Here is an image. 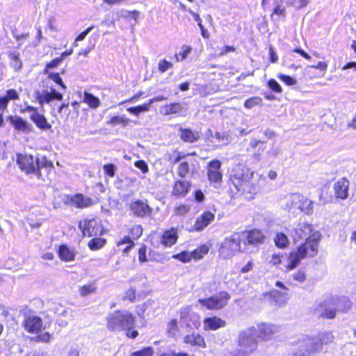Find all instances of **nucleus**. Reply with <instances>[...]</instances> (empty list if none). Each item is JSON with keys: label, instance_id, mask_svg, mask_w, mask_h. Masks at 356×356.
Segmentation results:
<instances>
[{"label": "nucleus", "instance_id": "nucleus-1", "mask_svg": "<svg viewBox=\"0 0 356 356\" xmlns=\"http://www.w3.org/2000/svg\"><path fill=\"white\" fill-rule=\"evenodd\" d=\"M291 236L294 241L305 238H306V241L286 255L287 259L284 265L286 271H291L297 268L301 260L307 257H314L317 254L321 235L318 232H313L312 225L307 222H300L294 229Z\"/></svg>", "mask_w": 356, "mask_h": 356}, {"label": "nucleus", "instance_id": "nucleus-2", "mask_svg": "<svg viewBox=\"0 0 356 356\" xmlns=\"http://www.w3.org/2000/svg\"><path fill=\"white\" fill-rule=\"evenodd\" d=\"M322 346L323 343L318 337L298 334L289 341V356H312Z\"/></svg>", "mask_w": 356, "mask_h": 356}, {"label": "nucleus", "instance_id": "nucleus-3", "mask_svg": "<svg viewBox=\"0 0 356 356\" xmlns=\"http://www.w3.org/2000/svg\"><path fill=\"white\" fill-rule=\"evenodd\" d=\"M253 176L254 171L238 163L232 169L229 179L238 192L255 194L259 190L256 184L250 183Z\"/></svg>", "mask_w": 356, "mask_h": 356}, {"label": "nucleus", "instance_id": "nucleus-4", "mask_svg": "<svg viewBox=\"0 0 356 356\" xmlns=\"http://www.w3.org/2000/svg\"><path fill=\"white\" fill-rule=\"evenodd\" d=\"M236 343L238 348L228 353L225 356H250L258 346L257 330L251 326L238 332Z\"/></svg>", "mask_w": 356, "mask_h": 356}, {"label": "nucleus", "instance_id": "nucleus-5", "mask_svg": "<svg viewBox=\"0 0 356 356\" xmlns=\"http://www.w3.org/2000/svg\"><path fill=\"white\" fill-rule=\"evenodd\" d=\"M241 248V234L236 232L225 238L219 249V257L222 259H229L234 257Z\"/></svg>", "mask_w": 356, "mask_h": 356}, {"label": "nucleus", "instance_id": "nucleus-6", "mask_svg": "<svg viewBox=\"0 0 356 356\" xmlns=\"http://www.w3.org/2000/svg\"><path fill=\"white\" fill-rule=\"evenodd\" d=\"M135 319L129 312H116L108 318V327L113 330H124L131 328Z\"/></svg>", "mask_w": 356, "mask_h": 356}, {"label": "nucleus", "instance_id": "nucleus-7", "mask_svg": "<svg viewBox=\"0 0 356 356\" xmlns=\"http://www.w3.org/2000/svg\"><path fill=\"white\" fill-rule=\"evenodd\" d=\"M230 295L226 291H221L209 298L199 299L198 302L210 310H219L225 307L230 300Z\"/></svg>", "mask_w": 356, "mask_h": 356}, {"label": "nucleus", "instance_id": "nucleus-8", "mask_svg": "<svg viewBox=\"0 0 356 356\" xmlns=\"http://www.w3.org/2000/svg\"><path fill=\"white\" fill-rule=\"evenodd\" d=\"M79 227L85 236H100L104 232L102 225L95 219L81 221Z\"/></svg>", "mask_w": 356, "mask_h": 356}, {"label": "nucleus", "instance_id": "nucleus-9", "mask_svg": "<svg viewBox=\"0 0 356 356\" xmlns=\"http://www.w3.org/2000/svg\"><path fill=\"white\" fill-rule=\"evenodd\" d=\"M16 161L19 168L26 175L35 176L36 158L31 154H18Z\"/></svg>", "mask_w": 356, "mask_h": 356}, {"label": "nucleus", "instance_id": "nucleus-10", "mask_svg": "<svg viewBox=\"0 0 356 356\" xmlns=\"http://www.w3.org/2000/svg\"><path fill=\"white\" fill-rule=\"evenodd\" d=\"M35 97L40 106L44 104H49L54 99L60 101L63 98V94L51 88L50 90L46 88L35 92Z\"/></svg>", "mask_w": 356, "mask_h": 356}, {"label": "nucleus", "instance_id": "nucleus-11", "mask_svg": "<svg viewBox=\"0 0 356 356\" xmlns=\"http://www.w3.org/2000/svg\"><path fill=\"white\" fill-rule=\"evenodd\" d=\"M221 162L218 159H213L208 163L207 176L210 182L218 188L222 179V175L220 172Z\"/></svg>", "mask_w": 356, "mask_h": 356}, {"label": "nucleus", "instance_id": "nucleus-12", "mask_svg": "<svg viewBox=\"0 0 356 356\" xmlns=\"http://www.w3.org/2000/svg\"><path fill=\"white\" fill-rule=\"evenodd\" d=\"M256 329L258 340L260 339L264 341L271 339L273 336L279 331V327L277 325L266 323L258 324Z\"/></svg>", "mask_w": 356, "mask_h": 356}, {"label": "nucleus", "instance_id": "nucleus-13", "mask_svg": "<svg viewBox=\"0 0 356 356\" xmlns=\"http://www.w3.org/2000/svg\"><path fill=\"white\" fill-rule=\"evenodd\" d=\"M129 209L134 216L141 218L149 216L152 211V209L146 201L139 200L132 202Z\"/></svg>", "mask_w": 356, "mask_h": 356}, {"label": "nucleus", "instance_id": "nucleus-14", "mask_svg": "<svg viewBox=\"0 0 356 356\" xmlns=\"http://www.w3.org/2000/svg\"><path fill=\"white\" fill-rule=\"evenodd\" d=\"M24 329L29 333H38L42 327V319L35 315H27L23 321Z\"/></svg>", "mask_w": 356, "mask_h": 356}, {"label": "nucleus", "instance_id": "nucleus-15", "mask_svg": "<svg viewBox=\"0 0 356 356\" xmlns=\"http://www.w3.org/2000/svg\"><path fill=\"white\" fill-rule=\"evenodd\" d=\"M317 310L322 318L332 319L336 316L337 311L331 298L320 303Z\"/></svg>", "mask_w": 356, "mask_h": 356}, {"label": "nucleus", "instance_id": "nucleus-16", "mask_svg": "<svg viewBox=\"0 0 356 356\" xmlns=\"http://www.w3.org/2000/svg\"><path fill=\"white\" fill-rule=\"evenodd\" d=\"M241 234V238H245V245H257L264 242L265 235L259 229H253Z\"/></svg>", "mask_w": 356, "mask_h": 356}, {"label": "nucleus", "instance_id": "nucleus-17", "mask_svg": "<svg viewBox=\"0 0 356 356\" xmlns=\"http://www.w3.org/2000/svg\"><path fill=\"white\" fill-rule=\"evenodd\" d=\"M8 120L18 131H22L24 134H29L33 131V126L20 117L10 115L8 117Z\"/></svg>", "mask_w": 356, "mask_h": 356}, {"label": "nucleus", "instance_id": "nucleus-18", "mask_svg": "<svg viewBox=\"0 0 356 356\" xmlns=\"http://www.w3.org/2000/svg\"><path fill=\"white\" fill-rule=\"evenodd\" d=\"M64 201L66 203L70 202L77 208L88 207L92 204V200L82 194H76L74 196L67 195Z\"/></svg>", "mask_w": 356, "mask_h": 356}, {"label": "nucleus", "instance_id": "nucleus-19", "mask_svg": "<svg viewBox=\"0 0 356 356\" xmlns=\"http://www.w3.org/2000/svg\"><path fill=\"white\" fill-rule=\"evenodd\" d=\"M349 181L345 178L339 179L334 184V195L337 198L346 200L348 197Z\"/></svg>", "mask_w": 356, "mask_h": 356}, {"label": "nucleus", "instance_id": "nucleus-20", "mask_svg": "<svg viewBox=\"0 0 356 356\" xmlns=\"http://www.w3.org/2000/svg\"><path fill=\"white\" fill-rule=\"evenodd\" d=\"M203 325L204 330H216L226 326V321L217 317H208L204 319Z\"/></svg>", "mask_w": 356, "mask_h": 356}, {"label": "nucleus", "instance_id": "nucleus-21", "mask_svg": "<svg viewBox=\"0 0 356 356\" xmlns=\"http://www.w3.org/2000/svg\"><path fill=\"white\" fill-rule=\"evenodd\" d=\"M214 219V215L210 211L204 212L198 217L195 222V229L196 231H202Z\"/></svg>", "mask_w": 356, "mask_h": 356}, {"label": "nucleus", "instance_id": "nucleus-22", "mask_svg": "<svg viewBox=\"0 0 356 356\" xmlns=\"http://www.w3.org/2000/svg\"><path fill=\"white\" fill-rule=\"evenodd\" d=\"M331 298L337 312H346L351 307L350 300L346 297H331Z\"/></svg>", "mask_w": 356, "mask_h": 356}, {"label": "nucleus", "instance_id": "nucleus-23", "mask_svg": "<svg viewBox=\"0 0 356 356\" xmlns=\"http://www.w3.org/2000/svg\"><path fill=\"white\" fill-rule=\"evenodd\" d=\"M177 230L175 228H172L163 233L161 243L165 247H170L177 242Z\"/></svg>", "mask_w": 356, "mask_h": 356}, {"label": "nucleus", "instance_id": "nucleus-24", "mask_svg": "<svg viewBox=\"0 0 356 356\" xmlns=\"http://www.w3.org/2000/svg\"><path fill=\"white\" fill-rule=\"evenodd\" d=\"M30 118L42 130H49L51 128V125L47 122L46 118L38 112L32 113Z\"/></svg>", "mask_w": 356, "mask_h": 356}, {"label": "nucleus", "instance_id": "nucleus-25", "mask_svg": "<svg viewBox=\"0 0 356 356\" xmlns=\"http://www.w3.org/2000/svg\"><path fill=\"white\" fill-rule=\"evenodd\" d=\"M52 167V162L48 161L45 156L36 157L35 177L38 179H42L41 169H51Z\"/></svg>", "mask_w": 356, "mask_h": 356}, {"label": "nucleus", "instance_id": "nucleus-26", "mask_svg": "<svg viewBox=\"0 0 356 356\" xmlns=\"http://www.w3.org/2000/svg\"><path fill=\"white\" fill-rule=\"evenodd\" d=\"M184 341L186 343L194 346L206 348V343L202 336L199 334L192 333L184 337Z\"/></svg>", "mask_w": 356, "mask_h": 356}, {"label": "nucleus", "instance_id": "nucleus-27", "mask_svg": "<svg viewBox=\"0 0 356 356\" xmlns=\"http://www.w3.org/2000/svg\"><path fill=\"white\" fill-rule=\"evenodd\" d=\"M132 122L135 124H138L139 122L137 120L132 121L124 115H115L113 116L109 121L107 122V124L112 126L120 125L122 127H127L129 123Z\"/></svg>", "mask_w": 356, "mask_h": 356}, {"label": "nucleus", "instance_id": "nucleus-28", "mask_svg": "<svg viewBox=\"0 0 356 356\" xmlns=\"http://www.w3.org/2000/svg\"><path fill=\"white\" fill-rule=\"evenodd\" d=\"M179 135L181 140L188 143H194L196 142L200 138V135L197 131H193L189 129H179Z\"/></svg>", "mask_w": 356, "mask_h": 356}, {"label": "nucleus", "instance_id": "nucleus-29", "mask_svg": "<svg viewBox=\"0 0 356 356\" xmlns=\"http://www.w3.org/2000/svg\"><path fill=\"white\" fill-rule=\"evenodd\" d=\"M302 200V195L293 193L286 197V209L289 211L293 209H298Z\"/></svg>", "mask_w": 356, "mask_h": 356}, {"label": "nucleus", "instance_id": "nucleus-30", "mask_svg": "<svg viewBox=\"0 0 356 356\" xmlns=\"http://www.w3.org/2000/svg\"><path fill=\"white\" fill-rule=\"evenodd\" d=\"M183 106L180 103H173L165 105L161 108V113L164 115L177 114L181 112Z\"/></svg>", "mask_w": 356, "mask_h": 356}, {"label": "nucleus", "instance_id": "nucleus-31", "mask_svg": "<svg viewBox=\"0 0 356 356\" xmlns=\"http://www.w3.org/2000/svg\"><path fill=\"white\" fill-rule=\"evenodd\" d=\"M58 256L63 261H72L74 259L75 255L74 252L70 250L67 246L62 245L58 248Z\"/></svg>", "mask_w": 356, "mask_h": 356}, {"label": "nucleus", "instance_id": "nucleus-32", "mask_svg": "<svg viewBox=\"0 0 356 356\" xmlns=\"http://www.w3.org/2000/svg\"><path fill=\"white\" fill-rule=\"evenodd\" d=\"M190 185L186 181H177L173 188V193L176 195H185L189 189Z\"/></svg>", "mask_w": 356, "mask_h": 356}, {"label": "nucleus", "instance_id": "nucleus-33", "mask_svg": "<svg viewBox=\"0 0 356 356\" xmlns=\"http://www.w3.org/2000/svg\"><path fill=\"white\" fill-rule=\"evenodd\" d=\"M124 245H126V247L122 248V252L123 254H127L134 248L135 243L131 237L124 236L116 243V245L118 248H121Z\"/></svg>", "mask_w": 356, "mask_h": 356}, {"label": "nucleus", "instance_id": "nucleus-34", "mask_svg": "<svg viewBox=\"0 0 356 356\" xmlns=\"http://www.w3.org/2000/svg\"><path fill=\"white\" fill-rule=\"evenodd\" d=\"M154 102V99H150L147 104H144L136 107H129L127 111L136 116H138L141 113L147 112L149 110V106Z\"/></svg>", "mask_w": 356, "mask_h": 356}, {"label": "nucleus", "instance_id": "nucleus-35", "mask_svg": "<svg viewBox=\"0 0 356 356\" xmlns=\"http://www.w3.org/2000/svg\"><path fill=\"white\" fill-rule=\"evenodd\" d=\"M179 313H180V318L181 320H186L189 316L196 318V321H194V323H193V325L196 328H197L199 327V325H200V323L199 321V318H200L199 315L197 314H191V309L189 307H186L181 309Z\"/></svg>", "mask_w": 356, "mask_h": 356}, {"label": "nucleus", "instance_id": "nucleus-36", "mask_svg": "<svg viewBox=\"0 0 356 356\" xmlns=\"http://www.w3.org/2000/svg\"><path fill=\"white\" fill-rule=\"evenodd\" d=\"M83 101L92 108H97L100 105L99 99L93 95L85 92L83 94Z\"/></svg>", "mask_w": 356, "mask_h": 356}, {"label": "nucleus", "instance_id": "nucleus-37", "mask_svg": "<svg viewBox=\"0 0 356 356\" xmlns=\"http://www.w3.org/2000/svg\"><path fill=\"white\" fill-rule=\"evenodd\" d=\"M97 287L94 283H89L79 286V293L82 297L88 296L96 291Z\"/></svg>", "mask_w": 356, "mask_h": 356}, {"label": "nucleus", "instance_id": "nucleus-38", "mask_svg": "<svg viewBox=\"0 0 356 356\" xmlns=\"http://www.w3.org/2000/svg\"><path fill=\"white\" fill-rule=\"evenodd\" d=\"M276 246L280 248H284L289 244V241L286 234L283 233H277L274 238Z\"/></svg>", "mask_w": 356, "mask_h": 356}, {"label": "nucleus", "instance_id": "nucleus-39", "mask_svg": "<svg viewBox=\"0 0 356 356\" xmlns=\"http://www.w3.org/2000/svg\"><path fill=\"white\" fill-rule=\"evenodd\" d=\"M209 247L207 245H202L194 251L191 252L192 258L195 260L201 259L209 252Z\"/></svg>", "mask_w": 356, "mask_h": 356}, {"label": "nucleus", "instance_id": "nucleus-40", "mask_svg": "<svg viewBox=\"0 0 356 356\" xmlns=\"http://www.w3.org/2000/svg\"><path fill=\"white\" fill-rule=\"evenodd\" d=\"M312 201L302 195V200L300 202V205L298 209L301 210L307 214H309L312 211Z\"/></svg>", "mask_w": 356, "mask_h": 356}, {"label": "nucleus", "instance_id": "nucleus-41", "mask_svg": "<svg viewBox=\"0 0 356 356\" xmlns=\"http://www.w3.org/2000/svg\"><path fill=\"white\" fill-rule=\"evenodd\" d=\"M178 322L176 319H172L167 325V332L170 337H175L178 333Z\"/></svg>", "mask_w": 356, "mask_h": 356}, {"label": "nucleus", "instance_id": "nucleus-42", "mask_svg": "<svg viewBox=\"0 0 356 356\" xmlns=\"http://www.w3.org/2000/svg\"><path fill=\"white\" fill-rule=\"evenodd\" d=\"M106 244V240L102 238H96L90 240L88 243L89 248L92 250L102 248Z\"/></svg>", "mask_w": 356, "mask_h": 356}, {"label": "nucleus", "instance_id": "nucleus-43", "mask_svg": "<svg viewBox=\"0 0 356 356\" xmlns=\"http://www.w3.org/2000/svg\"><path fill=\"white\" fill-rule=\"evenodd\" d=\"M262 104V99L259 97H252L248 99L244 102V106L248 109H251L254 106H261Z\"/></svg>", "mask_w": 356, "mask_h": 356}, {"label": "nucleus", "instance_id": "nucleus-44", "mask_svg": "<svg viewBox=\"0 0 356 356\" xmlns=\"http://www.w3.org/2000/svg\"><path fill=\"white\" fill-rule=\"evenodd\" d=\"M234 51H235V48L234 47L226 45V46L222 47L220 49V51L218 53L215 51L211 56L213 58H217L218 57L225 56V54H227L229 52H234Z\"/></svg>", "mask_w": 356, "mask_h": 356}, {"label": "nucleus", "instance_id": "nucleus-45", "mask_svg": "<svg viewBox=\"0 0 356 356\" xmlns=\"http://www.w3.org/2000/svg\"><path fill=\"white\" fill-rule=\"evenodd\" d=\"M172 258L178 259L182 262H189L192 259L191 252L187 251H183L181 253L172 255Z\"/></svg>", "mask_w": 356, "mask_h": 356}, {"label": "nucleus", "instance_id": "nucleus-46", "mask_svg": "<svg viewBox=\"0 0 356 356\" xmlns=\"http://www.w3.org/2000/svg\"><path fill=\"white\" fill-rule=\"evenodd\" d=\"M286 3L289 6L295 7L297 9L305 8L309 3V0H287Z\"/></svg>", "mask_w": 356, "mask_h": 356}, {"label": "nucleus", "instance_id": "nucleus-47", "mask_svg": "<svg viewBox=\"0 0 356 356\" xmlns=\"http://www.w3.org/2000/svg\"><path fill=\"white\" fill-rule=\"evenodd\" d=\"M9 58L10 59V64L15 70H19L22 67V62L19 59L17 55L15 54H10Z\"/></svg>", "mask_w": 356, "mask_h": 356}, {"label": "nucleus", "instance_id": "nucleus-48", "mask_svg": "<svg viewBox=\"0 0 356 356\" xmlns=\"http://www.w3.org/2000/svg\"><path fill=\"white\" fill-rule=\"evenodd\" d=\"M172 63L166 60L165 59L160 60L158 64V70L161 73H164L168 70L172 68Z\"/></svg>", "mask_w": 356, "mask_h": 356}, {"label": "nucleus", "instance_id": "nucleus-49", "mask_svg": "<svg viewBox=\"0 0 356 356\" xmlns=\"http://www.w3.org/2000/svg\"><path fill=\"white\" fill-rule=\"evenodd\" d=\"M189 171V164L186 161H182L180 163L178 169L177 173L179 176L181 177H184Z\"/></svg>", "mask_w": 356, "mask_h": 356}, {"label": "nucleus", "instance_id": "nucleus-50", "mask_svg": "<svg viewBox=\"0 0 356 356\" xmlns=\"http://www.w3.org/2000/svg\"><path fill=\"white\" fill-rule=\"evenodd\" d=\"M48 77L49 79L52 80L60 86L61 88L64 90L66 89L65 85L63 83L62 79L58 73H48Z\"/></svg>", "mask_w": 356, "mask_h": 356}, {"label": "nucleus", "instance_id": "nucleus-51", "mask_svg": "<svg viewBox=\"0 0 356 356\" xmlns=\"http://www.w3.org/2000/svg\"><path fill=\"white\" fill-rule=\"evenodd\" d=\"M143 234V227L141 225H136L131 228L130 234L133 239H138Z\"/></svg>", "mask_w": 356, "mask_h": 356}, {"label": "nucleus", "instance_id": "nucleus-52", "mask_svg": "<svg viewBox=\"0 0 356 356\" xmlns=\"http://www.w3.org/2000/svg\"><path fill=\"white\" fill-rule=\"evenodd\" d=\"M191 51V47L188 46H184L182 47V51L179 52V54L177 55H175L177 61L183 60L186 58L188 55Z\"/></svg>", "mask_w": 356, "mask_h": 356}, {"label": "nucleus", "instance_id": "nucleus-53", "mask_svg": "<svg viewBox=\"0 0 356 356\" xmlns=\"http://www.w3.org/2000/svg\"><path fill=\"white\" fill-rule=\"evenodd\" d=\"M154 353L152 347H146L141 350L133 353L131 356H152Z\"/></svg>", "mask_w": 356, "mask_h": 356}, {"label": "nucleus", "instance_id": "nucleus-54", "mask_svg": "<svg viewBox=\"0 0 356 356\" xmlns=\"http://www.w3.org/2000/svg\"><path fill=\"white\" fill-rule=\"evenodd\" d=\"M2 98H4V99L6 100V102L8 104V102L10 101V100L18 99H19V94H18V92L15 90L10 89V90H8L6 91V95L4 96V97H2Z\"/></svg>", "mask_w": 356, "mask_h": 356}, {"label": "nucleus", "instance_id": "nucleus-55", "mask_svg": "<svg viewBox=\"0 0 356 356\" xmlns=\"http://www.w3.org/2000/svg\"><path fill=\"white\" fill-rule=\"evenodd\" d=\"M62 62V58H56L55 59L52 60L51 62L48 63L46 65V67L44 70L45 74H48L49 69H53L56 67H58Z\"/></svg>", "mask_w": 356, "mask_h": 356}, {"label": "nucleus", "instance_id": "nucleus-56", "mask_svg": "<svg viewBox=\"0 0 356 356\" xmlns=\"http://www.w3.org/2000/svg\"><path fill=\"white\" fill-rule=\"evenodd\" d=\"M103 170L106 175L109 177H113L115 176L116 167L111 163L106 164L103 166Z\"/></svg>", "mask_w": 356, "mask_h": 356}, {"label": "nucleus", "instance_id": "nucleus-57", "mask_svg": "<svg viewBox=\"0 0 356 356\" xmlns=\"http://www.w3.org/2000/svg\"><path fill=\"white\" fill-rule=\"evenodd\" d=\"M124 299L128 300L130 302H134L136 299V289L134 287L129 288L124 292Z\"/></svg>", "mask_w": 356, "mask_h": 356}, {"label": "nucleus", "instance_id": "nucleus-58", "mask_svg": "<svg viewBox=\"0 0 356 356\" xmlns=\"http://www.w3.org/2000/svg\"><path fill=\"white\" fill-rule=\"evenodd\" d=\"M268 86L275 92L280 93L282 91L280 84L273 79H271L268 81Z\"/></svg>", "mask_w": 356, "mask_h": 356}, {"label": "nucleus", "instance_id": "nucleus-59", "mask_svg": "<svg viewBox=\"0 0 356 356\" xmlns=\"http://www.w3.org/2000/svg\"><path fill=\"white\" fill-rule=\"evenodd\" d=\"M292 277L294 280L298 282H303L306 280V274L304 270H300L292 275Z\"/></svg>", "mask_w": 356, "mask_h": 356}, {"label": "nucleus", "instance_id": "nucleus-60", "mask_svg": "<svg viewBox=\"0 0 356 356\" xmlns=\"http://www.w3.org/2000/svg\"><path fill=\"white\" fill-rule=\"evenodd\" d=\"M51 339V334L47 332L40 334L35 337L38 342L48 343Z\"/></svg>", "mask_w": 356, "mask_h": 356}, {"label": "nucleus", "instance_id": "nucleus-61", "mask_svg": "<svg viewBox=\"0 0 356 356\" xmlns=\"http://www.w3.org/2000/svg\"><path fill=\"white\" fill-rule=\"evenodd\" d=\"M190 211V207L186 205H179L175 209V213L177 216H184Z\"/></svg>", "mask_w": 356, "mask_h": 356}, {"label": "nucleus", "instance_id": "nucleus-62", "mask_svg": "<svg viewBox=\"0 0 356 356\" xmlns=\"http://www.w3.org/2000/svg\"><path fill=\"white\" fill-rule=\"evenodd\" d=\"M278 78L284 82L287 86H293L296 83V81L288 75L280 74Z\"/></svg>", "mask_w": 356, "mask_h": 356}, {"label": "nucleus", "instance_id": "nucleus-63", "mask_svg": "<svg viewBox=\"0 0 356 356\" xmlns=\"http://www.w3.org/2000/svg\"><path fill=\"white\" fill-rule=\"evenodd\" d=\"M147 248L146 246L143 245L138 250V260L141 263L146 262L147 259L146 257Z\"/></svg>", "mask_w": 356, "mask_h": 356}, {"label": "nucleus", "instance_id": "nucleus-64", "mask_svg": "<svg viewBox=\"0 0 356 356\" xmlns=\"http://www.w3.org/2000/svg\"><path fill=\"white\" fill-rule=\"evenodd\" d=\"M134 165L136 168L140 169L143 173H147L148 172V166L144 161L140 160L136 161Z\"/></svg>", "mask_w": 356, "mask_h": 356}]
</instances>
